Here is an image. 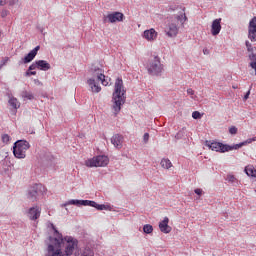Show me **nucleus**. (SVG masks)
Masks as SVG:
<instances>
[{
	"mask_svg": "<svg viewBox=\"0 0 256 256\" xmlns=\"http://www.w3.org/2000/svg\"><path fill=\"white\" fill-rule=\"evenodd\" d=\"M246 47H247V51H249V53H253V46H251V42L246 41Z\"/></svg>",
	"mask_w": 256,
	"mask_h": 256,
	"instance_id": "obj_33",
	"label": "nucleus"
},
{
	"mask_svg": "<svg viewBox=\"0 0 256 256\" xmlns=\"http://www.w3.org/2000/svg\"><path fill=\"white\" fill-rule=\"evenodd\" d=\"M9 105L10 107H13V109H19V107H21L19 100H17V98L14 97L9 99Z\"/></svg>",
	"mask_w": 256,
	"mask_h": 256,
	"instance_id": "obj_23",
	"label": "nucleus"
},
{
	"mask_svg": "<svg viewBox=\"0 0 256 256\" xmlns=\"http://www.w3.org/2000/svg\"><path fill=\"white\" fill-rule=\"evenodd\" d=\"M167 37H177L179 35V24L177 20H170L165 28Z\"/></svg>",
	"mask_w": 256,
	"mask_h": 256,
	"instance_id": "obj_8",
	"label": "nucleus"
},
{
	"mask_svg": "<svg viewBox=\"0 0 256 256\" xmlns=\"http://www.w3.org/2000/svg\"><path fill=\"white\" fill-rule=\"evenodd\" d=\"M9 63V57H4L0 63V69H3L4 65H7Z\"/></svg>",
	"mask_w": 256,
	"mask_h": 256,
	"instance_id": "obj_27",
	"label": "nucleus"
},
{
	"mask_svg": "<svg viewBox=\"0 0 256 256\" xmlns=\"http://www.w3.org/2000/svg\"><path fill=\"white\" fill-rule=\"evenodd\" d=\"M249 95H251V90H248V92L244 96V101H247L249 99Z\"/></svg>",
	"mask_w": 256,
	"mask_h": 256,
	"instance_id": "obj_38",
	"label": "nucleus"
},
{
	"mask_svg": "<svg viewBox=\"0 0 256 256\" xmlns=\"http://www.w3.org/2000/svg\"><path fill=\"white\" fill-rule=\"evenodd\" d=\"M1 139H2V142L9 143V141H11V136H9L8 134H3Z\"/></svg>",
	"mask_w": 256,
	"mask_h": 256,
	"instance_id": "obj_26",
	"label": "nucleus"
},
{
	"mask_svg": "<svg viewBox=\"0 0 256 256\" xmlns=\"http://www.w3.org/2000/svg\"><path fill=\"white\" fill-rule=\"evenodd\" d=\"M23 99H28L29 101L34 99L33 93L24 91L22 92Z\"/></svg>",
	"mask_w": 256,
	"mask_h": 256,
	"instance_id": "obj_24",
	"label": "nucleus"
},
{
	"mask_svg": "<svg viewBox=\"0 0 256 256\" xmlns=\"http://www.w3.org/2000/svg\"><path fill=\"white\" fill-rule=\"evenodd\" d=\"M229 134L230 135H237V127L232 126L229 128Z\"/></svg>",
	"mask_w": 256,
	"mask_h": 256,
	"instance_id": "obj_30",
	"label": "nucleus"
},
{
	"mask_svg": "<svg viewBox=\"0 0 256 256\" xmlns=\"http://www.w3.org/2000/svg\"><path fill=\"white\" fill-rule=\"evenodd\" d=\"M28 217L32 221H36V219H39L41 217V209L39 207H32L29 209Z\"/></svg>",
	"mask_w": 256,
	"mask_h": 256,
	"instance_id": "obj_16",
	"label": "nucleus"
},
{
	"mask_svg": "<svg viewBox=\"0 0 256 256\" xmlns=\"http://www.w3.org/2000/svg\"><path fill=\"white\" fill-rule=\"evenodd\" d=\"M5 3H7V0H0V5L1 6L5 5Z\"/></svg>",
	"mask_w": 256,
	"mask_h": 256,
	"instance_id": "obj_41",
	"label": "nucleus"
},
{
	"mask_svg": "<svg viewBox=\"0 0 256 256\" xmlns=\"http://www.w3.org/2000/svg\"><path fill=\"white\" fill-rule=\"evenodd\" d=\"M159 33H157L155 31V28H150L148 30H145L143 32V39H145L146 41H149L150 43H153V41H157V37H158Z\"/></svg>",
	"mask_w": 256,
	"mask_h": 256,
	"instance_id": "obj_11",
	"label": "nucleus"
},
{
	"mask_svg": "<svg viewBox=\"0 0 256 256\" xmlns=\"http://www.w3.org/2000/svg\"><path fill=\"white\" fill-rule=\"evenodd\" d=\"M194 192L196 193V195H203V190L200 188H196Z\"/></svg>",
	"mask_w": 256,
	"mask_h": 256,
	"instance_id": "obj_35",
	"label": "nucleus"
},
{
	"mask_svg": "<svg viewBox=\"0 0 256 256\" xmlns=\"http://www.w3.org/2000/svg\"><path fill=\"white\" fill-rule=\"evenodd\" d=\"M159 229L161 231V233H171L172 229L171 226H169V218L168 217H164L163 221H161L159 223Z\"/></svg>",
	"mask_w": 256,
	"mask_h": 256,
	"instance_id": "obj_13",
	"label": "nucleus"
},
{
	"mask_svg": "<svg viewBox=\"0 0 256 256\" xmlns=\"http://www.w3.org/2000/svg\"><path fill=\"white\" fill-rule=\"evenodd\" d=\"M192 117L193 119H201V113L199 111H194Z\"/></svg>",
	"mask_w": 256,
	"mask_h": 256,
	"instance_id": "obj_31",
	"label": "nucleus"
},
{
	"mask_svg": "<svg viewBox=\"0 0 256 256\" xmlns=\"http://www.w3.org/2000/svg\"><path fill=\"white\" fill-rule=\"evenodd\" d=\"M31 147L26 140H18L14 143L13 154L16 159H25L27 157V151Z\"/></svg>",
	"mask_w": 256,
	"mask_h": 256,
	"instance_id": "obj_4",
	"label": "nucleus"
},
{
	"mask_svg": "<svg viewBox=\"0 0 256 256\" xmlns=\"http://www.w3.org/2000/svg\"><path fill=\"white\" fill-rule=\"evenodd\" d=\"M211 33L214 36L219 35V33H221V18L215 19L212 22Z\"/></svg>",
	"mask_w": 256,
	"mask_h": 256,
	"instance_id": "obj_17",
	"label": "nucleus"
},
{
	"mask_svg": "<svg viewBox=\"0 0 256 256\" xmlns=\"http://www.w3.org/2000/svg\"><path fill=\"white\" fill-rule=\"evenodd\" d=\"M125 88L123 87V79L118 78L115 81V86H114V92H113V109L115 111V115L121 111V105L125 103Z\"/></svg>",
	"mask_w": 256,
	"mask_h": 256,
	"instance_id": "obj_3",
	"label": "nucleus"
},
{
	"mask_svg": "<svg viewBox=\"0 0 256 256\" xmlns=\"http://www.w3.org/2000/svg\"><path fill=\"white\" fill-rule=\"evenodd\" d=\"M17 3H19V0H8V5L11 7H13V5H17Z\"/></svg>",
	"mask_w": 256,
	"mask_h": 256,
	"instance_id": "obj_34",
	"label": "nucleus"
},
{
	"mask_svg": "<svg viewBox=\"0 0 256 256\" xmlns=\"http://www.w3.org/2000/svg\"><path fill=\"white\" fill-rule=\"evenodd\" d=\"M35 69H39V66L37 65V61H35V63H32L29 66V71H35Z\"/></svg>",
	"mask_w": 256,
	"mask_h": 256,
	"instance_id": "obj_29",
	"label": "nucleus"
},
{
	"mask_svg": "<svg viewBox=\"0 0 256 256\" xmlns=\"http://www.w3.org/2000/svg\"><path fill=\"white\" fill-rule=\"evenodd\" d=\"M143 231H144V233H147V234L153 233V226L146 224L143 227Z\"/></svg>",
	"mask_w": 256,
	"mask_h": 256,
	"instance_id": "obj_25",
	"label": "nucleus"
},
{
	"mask_svg": "<svg viewBox=\"0 0 256 256\" xmlns=\"http://www.w3.org/2000/svg\"><path fill=\"white\" fill-rule=\"evenodd\" d=\"M160 165L163 169H171L173 167V163L168 158H163L160 162Z\"/></svg>",
	"mask_w": 256,
	"mask_h": 256,
	"instance_id": "obj_21",
	"label": "nucleus"
},
{
	"mask_svg": "<svg viewBox=\"0 0 256 256\" xmlns=\"http://www.w3.org/2000/svg\"><path fill=\"white\" fill-rule=\"evenodd\" d=\"M226 181H229V183H235V181H237V178H235L233 175H228L226 177Z\"/></svg>",
	"mask_w": 256,
	"mask_h": 256,
	"instance_id": "obj_28",
	"label": "nucleus"
},
{
	"mask_svg": "<svg viewBox=\"0 0 256 256\" xmlns=\"http://www.w3.org/2000/svg\"><path fill=\"white\" fill-rule=\"evenodd\" d=\"M41 189H45L41 184H35L32 186L28 191V199L30 201H37V195H39V191H41Z\"/></svg>",
	"mask_w": 256,
	"mask_h": 256,
	"instance_id": "obj_10",
	"label": "nucleus"
},
{
	"mask_svg": "<svg viewBox=\"0 0 256 256\" xmlns=\"http://www.w3.org/2000/svg\"><path fill=\"white\" fill-rule=\"evenodd\" d=\"M125 19V15L121 12H113L104 16V23H121Z\"/></svg>",
	"mask_w": 256,
	"mask_h": 256,
	"instance_id": "obj_9",
	"label": "nucleus"
},
{
	"mask_svg": "<svg viewBox=\"0 0 256 256\" xmlns=\"http://www.w3.org/2000/svg\"><path fill=\"white\" fill-rule=\"evenodd\" d=\"M206 147H209L211 151H216L218 153H226L227 151H233V146L225 145L220 142H211L206 141Z\"/></svg>",
	"mask_w": 256,
	"mask_h": 256,
	"instance_id": "obj_7",
	"label": "nucleus"
},
{
	"mask_svg": "<svg viewBox=\"0 0 256 256\" xmlns=\"http://www.w3.org/2000/svg\"><path fill=\"white\" fill-rule=\"evenodd\" d=\"M86 167H107L109 165V157L105 155L95 156L85 161Z\"/></svg>",
	"mask_w": 256,
	"mask_h": 256,
	"instance_id": "obj_6",
	"label": "nucleus"
},
{
	"mask_svg": "<svg viewBox=\"0 0 256 256\" xmlns=\"http://www.w3.org/2000/svg\"><path fill=\"white\" fill-rule=\"evenodd\" d=\"M248 38L250 41H256V17H254L248 27Z\"/></svg>",
	"mask_w": 256,
	"mask_h": 256,
	"instance_id": "obj_12",
	"label": "nucleus"
},
{
	"mask_svg": "<svg viewBox=\"0 0 256 256\" xmlns=\"http://www.w3.org/2000/svg\"><path fill=\"white\" fill-rule=\"evenodd\" d=\"M96 209L98 211H103V210L107 209V206H105L104 204H96Z\"/></svg>",
	"mask_w": 256,
	"mask_h": 256,
	"instance_id": "obj_32",
	"label": "nucleus"
},
{
	"mask_svg": "<svg viewBox=\"0 0 256 256\" xmlns=\"http://www.w3.org/2000/svg\"><path fill=\"white\" fill-rule=\"evenodd\" d=\"M171 20L176 21V23L178 24L180 22L181 25H185V22L187 21V15L185 14V12H182L179 15H177L175 19H171Z\"/></svg>",
	"mask_w": 256,
	"mask_h": 256,
	"instance_id": "obj_20",
	"label": "nucleus"
},
{
	"mask_svg": "<svg viewBox=\"0 0 256 256\" xmlns=\"http://www.w3.org/2000/svg\"><path fill=\"white\" fill-rule=\"evenodd\" d=\"M99 81H101V84L104 85V87H107L111 79L106 77L105 74H103V70L98 68L92 72V78L87 80V85L92 89L93 93H99V91H101V86L97 83Z\"/></svg>",
	"mask_w": 256,
	"mask_h": 256,
	"instance_id": "obj_2",
	"label": "nucleus"
},
{
	"mask_svg": "<svg viewBox=\"0 0 256 256\" xmlns=\"http://www.w3.org/2000/svg\"><path fill=\"white\" fill-rule=\"evenodd\" d=\"M187 93L188 95H195V91L191 88L187 90Z\"/></svg>",
	"mask_w": 256,
	"mask_h": 256,
	"instance_id": "obj_40",
	"label": "nucleus"
},
{
	"mask_svg": "<svg viewBox=\"0 0 256 256\" xmlns=\"http://www.w3.org/2000/svg\"><path fill=\"white\" fill-rule=\"evenodd\" d=\"M27 77L31 76V75H37L36 71H30V72H26Z\"/></svg>",
	"mask_w": 256,
	"mask_h": 256,
	"instance_id": "obj_39",
	"label": "nucleus"
},
{
	"mask_svg": "<svg viewBox=\"0 0 256 256\" xmlns=\"http://www.w3.org/2000/svg\"><path fill=\"white\" fill-rule=\"evenodd\" d=\"M146 69L149 75L159 77V75L163 73V64L161 63V58L159 56H155L148 62Z\"/></svg>",
	"mask_w": 256,
	"mask_h": 256,
	"instance_id": "obj_5",
	"label": "nucleus"
},
{
	"mask_svg": "<svg viewBox=\"0 0 256 256\" xmlns=\"http://www.w3.org/2000/svg\"><path fill=\"white\" fill-rule=\"evenodd\" d=\"M144 142L147 143L149 141V133H145L143 136Z\"/></svg>",
	"mask_w": 256,
	"mask_h": 256,
	"instance_id": "obj_37",
	"label": "nucleus"
},
{
	"mask_svg": "<svg viewBox=\"0 0 256 256\" xmlns=\"http://www.w3.org/2000/svg\"><path fill=\"white\" fill-rule=\"evenodd\" d=\"M232 88H233V89H239V86L233 85Z\"/></svg>",
	"mask_w": 256,
	"mask_h": 256,
	"instance_id": "obj_42",
	"label": "nucleus"
},
{
	"mask_svg": "<svg viewBox=\"0 0 256 256\" xmlns=\"http://www.w3.org/2000/svg\"><path fill=\"white\" fill-rule=\"evenodd\" d=\"M39 49H41L40 46H36L33 50H31L24 58L23 63H31L35 57H37V53L39 52Z\"/></svg>",
	"mask_w": 256,
	"mask_h": 256,
	"instance_id": "obj_14",
	"label": "nucleus"
},
{
	"mask_svg": "<svg viewBox=\"0 0 256 256\" xmlns=\"http://www.w3.org/2000/svg\"><path fill=\"white\" fill-rule=\"evenodd\" d=\"M88 207H95V209H96L97 208V202L90 200Z\"/></svg>",
	"mask_w": 256,
	"mask_h": 256,
	"instance_id": "obj_36",
	"label": "nucleus"
},
{
	"mask_svg": "<svg viewBox=\"0 0 256 256\" xmlns=\"http://www.w3.org/2000/svg\"><path fill=\"white\" fill-rule=\"evenodd\" d=\"M56 237H50V243L47 248L46 256H94L91 248H85L80 251L78 248V241L71 236L63 238L57 230H55Z\"/></svg>",
	"mask_w": 256,
	"mask_h": 256,
	"instance_id": "obj_1",
	"label": "nucleus"
},
{
	"mask_svg": "<svg viewBox=\"0 0 256 256\" xmlns=\"http://www.w3.org/2000/svg\"><path fill=\"white\" fill-rule=\"evenodd\" d=\"M37 65L40 71H49L51 69V64L45 60H38Z\"/></svg>",
	"mask_w": 256,
	"mask_h": 256,
	"instance_id": "obj_18",
	"label": "nucleus"
},
{
	"mask_svg": "<svg viewBox=\"0 0 256 256\" xmlns=\"http://www.w3.org/2000/svg\"><path fill=\"white\" fill-rule=\"evenodd\" d=\"M123 140H124L123 135L115 134L111 138V143L112 145H114V147H116V149H121V147H123Z\"/></svg>",
	"mask_w": 256,
	"mask_h": 256,
	"instance_id": "obj_15",
	"label": "nucleus"
},
{
	"mask_svg": "<svg viewBox=\"0 0 256 256\" xmlns=\"http://www.w3.org/2000/svg\"><path fill=\"white\" fill-rule=\"evenodd\" d=\"M91 200H70L66 205H83L84 207H89Z\"/></svg>",
	"mask_w": 256,
	"mask_h": 256,
	"instance_id": "obj_19",
	"label": "nucleus"
},
{
	"mask_svg": "<svg viewBox=\"0 0 256 256\" xmlns=\"http://www.w3.org/2000/svg\"><path fill=\"white\" fill-rule=\"evenodd\" d=\"M245 173L248 177H256V169L251 165L245 167Z\"/></svg>",
	"mask_w": 256,
	"mask_h": 256,
	"instance_id": "obj_22",
	"label": "nucleus"
}]
</instances>
